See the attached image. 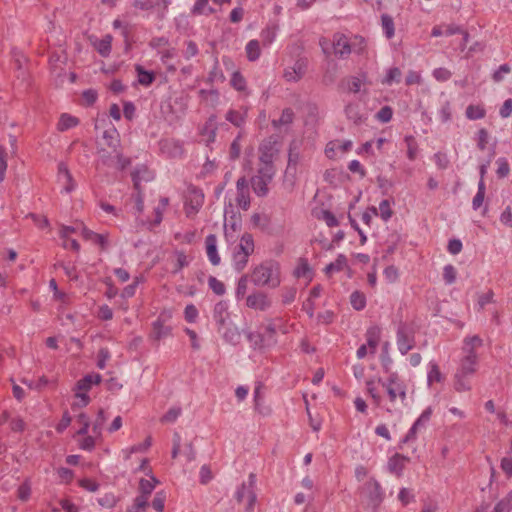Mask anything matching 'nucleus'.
Segmentation results:
<instances>
[{"mask_svg":"<svg viewBox=\"0 0 512 512\" xmlns=\"http://www.w3.org/2000/svg\"><path fill=\"white\" fill-rule=\"evenodd\" d=\"M166 495L163 491L157 492L153 501L152 506L158 512H163L165 506Z\"/></svg>","mask_w":512,"mask_h":512,"instance_id":"61","label":"nucleus"},{"mask_svg":"<svg viewBox=\"0 0 512 512\" xmlns=\"http://www.w3.org/2000/svg\"><path fill=\"white\" fill-rule=\"evenodd\" d=\"M274 174V166L258 168L256 175H254L250 180L252 189L257 196L265 197L268 194V185L271 183Z\"/></svg>","mask_w":512,"mask_h":512,"instance_id":"6","label":"nucleus"},{"mask_svg":"<svg viewBox=\"0 0 512 512\" xmlns=\"http://www.w3.org/2000/svg\"><path fill=\"white\" fill-rule=\"evenodd\" d=\"M79 123L78 119L68 114H62L58 122V130L65 131L72 127L77 126Z\"/></svg>","mask_w":512,"mask_h":512,"instance_id":"45","label":"nucleus"},{"mask_svg":"<svg viewBox=\"0 0 512 512\" xmlns=\"http://www.w3.org/2000/svg\"><path fill=\"white\" fill-rule=\"evenodd\" d=\"M367 48L365 39L362 36H354L350 40L351 53L364 54Z\"/></svg>","mask_w":512,"mask_h":512,"instance_id":"46","label":"nucleus"},{"mask_svg":"<svg viewBox=\"0 0 512 512\" xmlns=\"http://www.w3.org/2000/svg\"><path fill=\"white\" fill-rule=\"evenodd\" d=\"M343 84L350 93H358L361 89L362 81L355 76H350L343 80Z\"/></svg>","mask_w":512,"mask_h":512,"instance_id":"54","label":"nucleus"},{"mask_svg":"<svg viewBox=\"0 0 512 512\" xmlns=\"http://www.w3.org/2000/svg\"><path fill=\"white\" fill-rule=\"evenodd\" d=\"M381 23L386 37L391 39L395 33L393 18L388 14H383L381 16Z\"/></svg>","mask_w":512,"mask_h":512,"instance_id":"48","label":"nucleus"},{"mask_svg":"<svg viewBox=\"0 0 512 512\" xmlns=\"http://www.w3.org/2000/svg\"><path fill=\"white\" fill-rule=\"evenodd\" d=\"M208 285H209V288L216 294V295H224L225 292H226V287H225V284L218 280L216 277L214 276H210L208 278Z\"/></svg>","mask_w":512,"mask_h":512,"instance_id":"55","label":"nucleus"},{"mask_svg":"<svg viewBox=\"0 0 512 512\" xmlns=\"http://www.w3.org/2000/svg\"><path fill=\"white\" fill-rule=\"evenodd\" d=\"M204 203V194L202 190L196 186H189L185 196L184 209L187 217H194Z\"/></svg>","mask_w":512,"mask_h":512,"instance_id":"8","label":"nucleus"},{"mask_svg":"<svg viewBox=\"0 0 512 512\" xmlns=\"http://www.w3.org/2000/svg\"><path fill=\"white\" fill-rule=\"evenodd\" d=\"M276 334V325L273 322H269L262 327V331L258 334L260 347H268L276 344Z\"/></svg>","mask_w":512,"mask_h":512,"instance_id":"15","label":"nucleus"},{"mask_svg":"<svg viewBox=\"0 0 512 512\" xmlns=\"http://www.w3.org/2000/svg\"><path fill=\"white\" fill-rule=\"evenodd\" d=\"M251 281L259 287L277 288L281 284L280 264L274 260H266L253 268Z\"/></svg>","mask_w":512,"mask_h":512,"instance_id":"2","label":"nucleus"},{"mask_svg":"<svg viewBox=\"0 0 512 512\" xmlns=\"http://www.w3.org/2000/svg\"><path fill=\"white\" fill-rule=\"evenodd\" d=\"M248 290V276L243 275L239 278L235 289V296L237 300L243 299Z\"/></svg>","mask_w":512,"mask_h":512,"instance_id":"53","label":"nucleus"},{"mask_svg":"<svg viewBox=\"0 0 512 512\" xmlns=\"http://www.w3.org/2000/svg\"><path fill=\"white\" fill-rule=\"evenodd\" d=\"M479 361L470 360L469 358H462L459 362V367L454 375V388L457 392H464L471 390V384L468 378L477 372Z\"/></svg>","mask_w":512,"mask_h":512,"instance_id":"4","label":"nucleus"},{"mask_svg":"<svg viewBox=\"0 0 512 512\" xmlns=\"http://www.w3.org/2000/svg\"><path fill=\"white\" fill-rule=\"evenodd\" d=\"M31 495L30 484L25 481L17 489V497L22 501H27Z\"/></svg>","mask_w":512,"mask_h":512,"instance_id":"62","label":"nucleus"},{"mask_svg":"<svg viewBox=\"0 0 512 512\" xmlns=\"http://www.w3.org/2000/svg\"><path fill=\"white\" fill-rule=\"evenodd\" d=\"M345 114L347 118L355 124H359L362 122V116L359 112V107L357 104H348L345 108Z\"/></svg>","mask_w":512,"mask_h":512,"instance_id":"51","label":"nucleus"},{"mask_svg":"<svg viewBox=\"0 0 512 512\" xmlns=\"http://www.w3.org/2000/svg\"><path fill=\"white\" fill-rule=\"evenodd\" d=\"M347 267V258L343 254H339L334 262L328 264L325 268V272L330 276L334 272L343 271Z\"/></svg>","mask_w":512,"mask_h":512,"instance_id":"35","label":"nucleus"},{"mask_svg":"<svg viewBox=\"0 0 512 512\" xmlns=\"http://www.w3.org/2000/svg\"><path fill=\"white\" fill-rule=\"evenodd\" d=\"M171 317L170 314L164 316V314H160L156 321L152 324L151 337L154 340H160L171 333V328L165 325L167 319Z\"/></svg>","mask_w":512,"mask_h":512,"instance_id":"14","label":"nucleus"},{"mask_svg":"<svg viewBox=\"0 0 512 512\" xmlns=\"http://www.w3.org/2000/svg\"><path fill=\"white\" fill-rule=\"evenodd\" d=\"M483 347V340L474 335L463 340L462 358L479 361V350Z\"/></svg>","mask_w":512,"mask_h":512,"instance_id":"10","label":"nucleus"},{"mask_svg":"<svg viewBox=\"0 0 512 512\" xmlns=\"http://www.w3.org/2000/svg\"><path fill=\"white\" fill-rule=\"evenodd\" d=\"M333 51L336 57L338 58H346L351 54L350 49V39L340 33H336L333 36Z\"/></svg>","mask_w":512,"mask_h":512,"instance_id":"12","label":"nucleus"},{"mask_svg":"<svg viewBox=\"0 0 512 512\" xmlns=\"http://www.w3.org/2000/svg\"><path fill=\"white\" fill-rule=\"evenodd\" d=\"M230 85L238 92L242 93L244 96H248L250 91L247 87V81L245 77L239 72L235 71L230 79Z\"/></svg>","mask_w":512,"mask_h":512,"instance_id":"27","label":"nucleus"},{"mask_svg":"<svg viewBox=\"0 0 512 512\" xmlns=\"http://www.w3.org/2000/svg\"><path fill=\"white\" fill-rule=\"evenodd\" d=\"M456 33H461L463 36L460 47H461V50H464L468 43L469 33L467 31L461 29V27L456 26V25H444V35H453Z\"/></svg>","mask_w":512,"mask_h":512,"instance_id":"39","label":"nucleus"},{"mask_svg":"<svg viewBox=\"0 0 512 512\" xmlns=\"http://www.w3.org/2000/svg\"><path fill=\"white\" fill-rule=\"evenodd\" d=\"M169 205V198L168 197H161L159 200V204L157 207L154 208V218L152 220H148L150 229L158 226L163 219V213L166 210V208Z\"/></svg>","mask_w":512,"mask_h":512,"instance_id":"25","label":"nucleus"},{"mask_svg":"<svg viewBox=\"0 0 512 512\" xmlns=\"http://www.w3.org/2000/svg\"><path fill=\"white\" fill-rule=\"evenodd\" d=\"M210 0H196L191 13L192 15L209 16L217 12V9L209 5Z\"/></svg>","mask_w":512,"mask_h":512,"instance_id":"31","label":"nucleus"},{"mask_svg":"<svg viewBox=\"0 0 512 512\" xmlns=\"http://www.w3.org/2000/svg\"><path fill=\"white\" fill-rule=\"evenodd\" d=\"M135 70L137 72L138 82L142 86L147 87V86H150L154 82V80L156 78V75L154 72L145 70L141 65H136Z\"/></svg>","mask_w":512,"mask_h":512,"instance_id":"33","label":"nucleus"},{"mask_svg":"<svg viewBox=\"0 0 512 512\" xmlns=\"http://www.w3.org/2000/svg\"><path fill=\"white\" fill-rule=\"evenodd\" d=\"M496 163L498 165V168L496 171L497 176L499 178H504V177L508 176V174L510 172V167H509L508 161L505 158H499Z\"/></svg>","mask_w":512,"mask_h":512,"instance_id":"60","label":"nucleus"},{"mask_svg":"<svg viewBox=\"0 0 512 512\" xmlns=\"http://www.w3.org/2000/svg\"><path fill=\"white\" fill-rule=\"evenodd\" d=\"M353 143L350 140H333L330 141L325 149V154L328 158L332 159L336 156V151L347 153L352 149Z\"/></svg>","mask_w":512,"mask_h":512,"instance_id":"16","label":"nucleus"},{"mask_svg":"<svg viewBox=\"0 0 512 512\" xmlns=\"http://www.w3.org/2000/svg\"><path fill=\"white\" fill-rule=\"evenodd\" d=\"M246 306L256 311H267L272 306L269 295L262 290H255L246 297Z\"/></svg>","mask_w":512,"mask_h":512,"instance_id":"9","label":"nucleus"},{"mask_svg":"<svg viewBox=\"0 0 512 512\" xmlns=\"http://www.w3.org/2000/svg\"><path fill=\"white\" fill-rule=\"evenodd\" d=\"M407 146V157L410 161H414L418 154V144L414 136L408 135L404 138Z\"/></svg>","mask_w":512,"mask_h":512,"instance_id":"44","label":"nucleus"},{"mask_svg":"<svg viewBox=\"0 0 512 512\" xmlns=\"http://www.w3.org/2000/svg\"><path fill=\"white\" fill-rule=\"evenodd\" d=\"M466 117L470 120H478L482 119L486 116V110L483 105L477 104V105H469L466 108Z\"/></svg>","mask_w":512,"mask_h":512,"instance_id":"40","label":"nucleus"},{"mask_svg":"<svg viewBox=\"0 0 512 512\" xmlns=\"http://www.w3.org/2000/svg\"><path fill=\"white\" fill-rule=\"evenodd\" d=\"M213 318L219 327L226 325L229 318L228 305L225 301H219L215 304L213 309Z\"/></svg>","mask_w":512,"mask_h":512,"instance_id":"23","label":"nucleus"},{"mask_svg":"<svg viewBox=\"0 0 512 512\" xmlns=\"http://www.w3.org/2000/svg\"><path fill=\"white\" fill-rule=\"evenodd\" d=\"M216 130L217 127L215 125V122L212 118L208 119L205 124L203 125L200 135L202 136V140L209 145L210 143H213L216 138Z\"/></svg>","mask_w":512,"mask_h":512,"instance_id":"26","label":"nucleus"},{"mask_svg":"<svg viewBox=\"0 0 512 512\" xmlns=\"http://www.w3.org/2000/svg\"><path fill=\"white\" fill-rule=\"evenodd\" d=\"M256 482L255 474L251 473L249 475V483L246 485L243 483L241 487L236 492V499L239 503H241L245 498L248 500V490L252 489L254 491V485Z\"/></svg>","mask_w":512,"mask_h":512,"instance_id":"38","label":"nucleus"},{"mask_svg":"<svg viewBox=\"0 0 512 512\" xmlns=\"http://www.w3.org/2000/svg\"><path fill=\"white\" fill-rule=\"evenodd\" d=\"M295 114L294 111L291 108H285L279 119H273L272 120V126L276 129L281 128L282 126H288L292 124L294 121Z\"/></svg>","mask_w":512,"mask_h":512,"instance_id":"32","label":"nucleus"},{"mask_svg":"<svg viewBox=\"0 0 512 512\" xmlns=\"http://www.w3.org/2000/svg\"><path fill=\"white\" fill-rule=\"evenodd\" d=\"M319 219H322L328 227H336L339 225L336 216L329 210H322Z\"/></svg>","mask_w":512,"mask_h":512,"instance_id":"58","label":"nucleus"},{"mask_svg":"<svg viewBox=\"0 0 512 512\" xmlns=\"http://www.w3.org/2000/svg\"><path fill=\"white\" fill-rule=\"evenodd\" d=\"M366 392L372 399L375 406L380 407L383 403V395L381 389L384 391V395L388 400V406L386 411L393 413L397 411V405H407V384L398 373L392 372L386 379L382 378H371L365 382Z\"/></svg>","mask_w":512,"mask_h":512,"instance_id":"1","label":"nucleus"},{"mask_svg":"<svg viewBox=\"0 0 512 512\" xmlns=\"http://www.w3.org/2000/svg\"><path fill=\"white\" fill-rule=\"evenodd\" d=\"M58 180L64 185V190L69 193L74 190L75 182L65 163L58 165Z\"/></svg>","mask_w":512,"mask_h":512,"instance_id":"20","label":"nucleus"},{"mask_svg":"<svg viewBox=\"0 0 512 512\" xmlns=\"http://www.w3.org/2000/svg\"><path fill=\"white\" fill-rule=\"evenodd\" d=\"M205 251L206 255L213 266H218L221 263V257L217 248V236L209 234L205 238Z\"/></svg>","mask_w":512,"mask_h":512,"instance_id":"13","label":"nucleus"},{"mask_svg":"<svg viewBox=\"0 0 512 512\" xmlns=\"http://www.w3.org/2000/svg\"><path fill=\"white\" fill-rule=\"evenodd\" d=\"M102 377L98 373H92L84 376L76 383V393L84 392L87 394L93 385L101 383Z\"/></svg>","mask_w":512,"mask_h":512,"instance_id":"19","label":"nucleus"},{"mask_svg":"<svg viewBox=\"0 0 512 512\" xmlns=\"http://www.w3.org/2000/svg\"><path fill=\"white\" fill-rule=\"evenodd\" d=\"M416 328L413 323L402 322L399 324L396 337L397 348L402 355H406L416 346Z\"/></svg>","mask_w":512,"mask_h":512,"instance_id":"5","label":"nucleus"},{"mask_svg":"<svg viewBox=\"0 0 512 512\" xmlns=\"http://www.w3.org/2000/svg\"><path fill=\"white\" fill-rule=\"evenodd\" d=\"M157 483L158 480L154 477H151V479L142 478L139 482L140 495H145L146 498L149 499V496Z\"/></svg>","mask_w":512,"mask_h":512,"instance_id":"43","label":"nucleus"},{"mask_svg":"<svg viewBox=\"0 0 512 512\" xmlns=\"http://www.w3.org/2000/svg\"><path fill=\"white\" fill-rule=\"evenodd\" d=\"M278 26L276 24H269L261 31V40L264 46L270 45L276 38Z\"/></svg>","mask_w":512,"mask_h":512,"instance_id":"37","label":"nucleus"},{"mask_svg":"<svg viewBox=\"0 0 512 512\" xmlns=\"http://www.w3.org/2000/svg\"><path fill=\"white\" fill-rule=\"evenodd\" d=\"M77 423L81 425L80 429L77 431V435L88 434L90 425L89 417L84 413H80L77 417Z\"/></svg>","mask_w":512,"mask_h":512,"instance_id":"59","label":"nucleus"},{"mask_svg":"<svg viewBox=\"0 0 512 512\" xmlns=\"http://www.w3.org/2000/svg\"><path fill=\"white\" fill-rule=\"evenodd\" d=\"M409 461V457L396 453L388 461V470L399 477Z\"/></svg>","mask_w":512,"mask_h":512,"instance_id":"18","label":"nucleus"},{"mask_svg":"<svg viewBox=\"0 0 512 512\" xmlns=\"http://www.w3.org/2000/svg\"><path fill=\"white\" fill-rule=\"evenodd\" d=\"M112 40V36L107 34L95 44V48L101 56H109L112 49Z\"/></svg>","mask_w":512,"mask_h":512,"instance_id":"36","label":"nucleus"},{"mask_svg":"<svg viewBox=\"0 0 512 512\" xmlns=\"http://www.w3.org/2000/svg\"><path fill=\"white\" fill-rule=\"evenodd\" d=\"M485 198V182L483 179H480L478 183V191L473 198L472 205L475 210L479 209Z\"/></svg>","mask_w":512,"mask_h":512,"instance_id":"52","label":"nucleus"},{"mask_svg":"<svg viewBox=\"0 0 512 512\" xmlns=\"http://www.w3.org/2000/svg\"><path fill=\"white\" fill-rule=\"evenodd\" d=\"M378 215L384 220L387 221L393 215V210L391 209V203L388 199L382 200L379 204Z\"/></svg>","mask_w":512,"mask_h":512,"instance_id":"57","label":"nucleus"},{"mask_svg":"<svg viewBox=\"0 0 512 512\" xmlns=\"http://www.w3.org/2000/svg\"><path fill=\"white\" fill-rule=\"evenodd\" d=\"M278 137L275 135L264 139L259 146L260 167L268 168L273 165V159L278 153Z\"/></svg>","mask_w":512,"mask_h":512,"instance_id":"7","label":"nucleus"},{"mask_svg":"<svg viewBox=\"0 0 512 512\" xmlns=\"http://www.w3.org/2000/svg\"><path fill=\"white\" fill-rule=\"evenodd\" d=\"M81 235L86 241H91L94 244L99 245L101 250H105L107 248V235L96 233L86 227H82Z\"/></svg>","mask_w":512,"mask_h":512,"instance_id":"22","label":"nucleus"},{"mask_svg":"<svg viewBox=\"0 0 512 512\" xmlns=\"http://www.w3.org/2000/svg\"><path fill=\"white\" fill-rule=\"evenodd\" d=\"M255 244L254 238L250 233H244L238 245L233 251L234 267L237 271H242L247 266L249 257L254 253Z\"/></svg>","mask_w":512,"mask_h":512,"instance_id":"3","label":"nucleus"},{"mask_svg":"<svg viewBox=\"0 0 512 512\" xmlns=\"http://www.w3.org/2000/svg\"><path fill=\"white\" fill-rule=\"evenodd\" d=\"M444 379L445 377L441 373L439 366L436 363L431 362L427 377L428 384L432 385L433 383H442Z\"/></svg>","mask_w":512,"mask_h":512,"instance_id":"42","label":"nucleus"},{"mask_svg":"<svg viewBox=\"0 0 512 512\" xmlns=\"http://www.w3.org/2000/svg\"><path fill=\"white\" fill-rule=\"evenodd\" d=\"M364 489L369 492L373 503L379 504L382 501V492L380 484L375 479H370L364 485Z\"/></svg>","mask_w":512,"mask_h":512,"instance_id":"28","label":"nucleus"},{"mask_svg":"<svg viewBox=\"0 0 512 512\" xmlns=\"http://www.w3.org/2000/svg\"><path fill=\"white\" fill-rule=\"evenodd\" d=\"M247 117V109L241 110H234L231 109L226 113V120L229 121L231 124H233L236 127H242L245 124Z\"/></svg>","mask_w":512,"mask_h":512,"instance_id":"30","label":"nucleus"},{"mask_svg":"<svg viewBox=\"0 0 512 512\" xmlns=\"http://www.w3.org/2000/svg\"><path fill=\"white\" fill-rule=\"evenodd\" d=\"M401 76V70L398 67H392L388 70L385 78L382 80V84L392 85L393 83H399Z\"/></svg>","mask_w":512,"mask_h":512,"instance_id":"50","label":"nucleus"},{"mask_svg":"<svg viewBox=\"0 0 512 512\" xmlns=\"http://www.w3.org/2000/svg\"><path fill=\"white\" fill-rule=\"evenodd\" d=\"M236 203L242 210L250 208V189L249 182L245 176L240 177L236 182Z\"/></svg>","mask_w":512,"mask_h":512,"instance_id":"11","label":"nucleus"},{"mask_svg":"<svg viewBox=\"0 0 512 512\" xmlns=\"http://www.w3.org/2000/svg\"><path fill=\"white\" fill-rule=\"evenodd\" d=\"M500 467L502 471L505 473L507 478L512 477V455L508 454V456L503 457L501 459Z\"/></svg>","mask_w":512,"mask_h":512,"instance_id":"64","label":"nucleus"},{"mask_svg":"<svg viewBox=\"0 0 512 512\" xmlns=\"http://www.w3.org/2000/svg\"><path fill=\"white\" fill-rule=\"evenodd\" d=\"M175 258L176 259H175V263H174L173 270H172L173 274L178 273L184 267H187L189 265V259L183 251H176Z\"/></svg>","mask_w":512,"mask_h":512,"instance_id":"47","label":"nucleus"},{"mask_svg":"<svg viewBox=\"0 0 512 512\" xmlns=\"http://www.w3.org/2000/svg\"><path fill=\"white\" fill-rule=\"evenodd\" d=\"M350 303L355 310L361 311L366 307V295L356 290L350 295Z\"/></svg>","mask_w":512,"mask_h":512,"instance_id":"41","label":"nucleus"},{"mask_svg":"<svg viewBox=\"0 0 512 512\" xmlns=\"http://www.w3.org/2000/svg\"><path fill=\"white\" fill-rule=\"evenodd\" d=\"M512 511V491L501 499L494 507L492 512H511Z\"/></svg>","mask_w":512,"mask_h":512,"instance_id":"49","label":"nucleus"},{"mask_svg":"<svg viewBox=\"0 0 512 512\" xmlns=\"http://www.w3.org/2000/svg\"><path fill=\"white\" fill-rule=\"evenodd\" d=\"M431 416V411L426 410L424 411L420 417L414 422L412 427L409 429L408 433L406 434L403 442L407 443L410 441H414L417 437V433L420 429L424 428L426 423L429 421Z\"/></svg>","mask_w":512,"mask_h":512,"instance_id":"17","label":"nucleus"},{"mask_svg":"<svg viewBox=\"0 0 512 512\" xmlns=\"http://www.w3.org/2000/svg\"><path fill=\"white\" fill-rule=\"evenodd\" d=\"M133 186L136 191V194L133 195L135 201V210L138 214H142L144 211V200L140 189V177L139 171H133L131 173Z\"/></svg>","mask_w":512,"mask_h":512,"instance_id":"21","label":"nucleus"},{"mask_svg":"<svg viewBox=\"0 0 512 512\" xmlns=\"http://www.w3.org/2000/svg\"><path fill=\"white\" fill-rule=\"evenodd\" d=\"M381 339V329L378 326L370 327L366 332L367 346L370 349V353L374 354L379 345Z\"/></svg>","mask_w":512,"mask_h":512,"instance_id":"24","label":"nucleus"},{"mask_svg":"<svg viewBox=\"0 0 512 512\" xmlns=\"http://www.w3.org/2000/svg\"><path fill=\"white\" fill-rule=\"evenodd\" d=\"M294 276L297 278H306L311 280L312 270L307 258L300 257L294 270Z\"/></svg>","mask_w":512,"mask_h":512,"instance_id":"29","label":"nucleus"},{"mask_svg":"<svg viewBox=\"0 0 512 512\" xmlns=\"http://www.w3.org/2000/svg\"><path fill=\"white\" fill-rule=\"evenodd\" d=\"M247 59L254 62L259 59L261 55L260 43L258 40H250L245 47Z\"/></svg>","mask_w":512,"mask_h":512,"instance_id":"34","label":"nucleus"},{"mask_svg":"<svg viewBox=\"0 0 512 512\" xmlns=\"http://www.w3.org/2000/svg\"><path fill=\"white\" fill-rule=\"evenodd\" d=\"M148 506V499L145 495H139L135 498L133 504L127 508L126 512H140Z\"/></svg>","mask_w":512,"mask_h":512,"instance_id":"56","label":"nucleus"},{"mask_svg":"<svg viewBox=\"0 0 512 512\" xmlns=\"http://www.w3.org/2000/svg\"><path fill=\"white\" fill-rule=\"evenodd\" d=\"M198 46L197 44L190 40L185 43V49L183 51V55L186 59H190L192 57H195L198 54Z\"/></svg>","mask_w":512,"mask_h":512,"instance_id":"63","label":"nucleus"}]
</instances>
